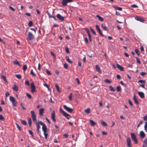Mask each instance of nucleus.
<instances>
[{
	"mask_svg": "<svg viewBox=\"0 0 147 147\" xmlns=\"http://www.w3.org/2000/svg\"><path fill=\"white\" fill-rule=\"evenodd\" d=\"M131 136L132 139L134 141L136 144H137L138 142L135 134L134 133H131Z\"/></svg>",
	"mask_w": 147,
	"mask_h": 147,
	"instance_id": "39448f33",
	"label": "nucleus"
},
{
	"mask_svg": "<svg viewBox=\"0 0 147 147\" xmlns=\"http://www.w3.org/2000/svg\"><path fill=\"white\" fill-rule=\"evenodd\" d=\"M28 36L29 40H31L34 38V35L30 32H29L28 34Z\"/></svg>",
	"mask_w": 147,
	"mask_h": 147,
	"instance_id": "1a4fd4ad",
	"label": "nucleus"
},
{
	"mask_svg": "<svg viewBox=\"0 0 147 147\" xmlns=\"http://www.w3.org/2000/svg\"><path fill=\"white\" fill-rule=\"evenodd\" d=\"M131 7L132 8H137L138 7V6H137L136 5L133 4L131 6Z\"/></svg>",
	"mask_w": 147,
	"mask_h": 147,
	"instance_id": "6e6d98bb",
	"label": "nucleus"
},
{
	"mask_svg": "<svg viewBox=\"0 0 147 147\" xmlns=\"http://www.w3.org/2000/svg\"><path fill=\"white\" fill-rule=\"evenodd\" d=\"M116 9L117 10H119L120 11H121L122 10V8L121 7H117L116 8Z\"/></svg>",
	"mask_w": 147,
	"mask_h": 147,
	"instance_id": "bf43d9fd",
	"label": "nucleus"
},
{
	"mask_svg": "<svg viewBox=\"0 0 147 147\" xmlns=\"http://www.w3.org/2000/svg\"><path fill=\"white\" fill-rule=\"evenodd\" d=\"M31 114V115L32 117V120L34 122H36V115L35 113V112L33 111H30Z\"/></svg>",
	"mask_w": 147,
	"mask_h": 147,
	"instance_id": "7ed1b4c3",
	"label": "nucleus"
},
{
	"mask_svg": "<svg viewBox=\"0 0 147 147\" xmlns=\"http://www.w3.org/2000/svg\"><path fill=\"white\" fill-rule=\"evenodd\" d=\"M135 52L138 55V56L140 55V51L138 49H135Z\"/></svg>",
	"mask_w": 147,
	"mask_h": 147,
	"instance_id": "e433bc0d",
	"label": "nucleus"
},
{
	"mask_svg": "<svg viewBox=\"0 0 147 147\" xmlns=\"http://www.w3.org/2000/svg\"><path fill=\"white\" fill-rule=\"evenodd\" d=\"M51 119L54 123L56 122V120L55 119V113L54 110H53L51 113Z\"/></svg>",
	"mask_w": 147,
	"mask_h": 147,
	"instance_id": "6e6552de",
	"label": "nucleus"
},
{
	"mask_svg": "<svg viewBox=\"0 0 147 147\" xmlns=\"http://www.w3.org/2000/svg\"><path fill=\"white\" fill-rule=\"evenodd\" d=\"M64 67L66 69H67L68 67V65L67 63H65L64 64Z\"/></svg>",
	"mask_w": 147,
	"mask_h": 147,
	"instance_id": "864d4df0",
	"label": "nucleus"
},
{
	"mask_svg": "<svg viewBox=\"0 0 147 147\" xmlns=\"http://www.w3.org/2000/svg\"><path fill=\"white\" fill-rule=\"evenodd\" d=\"M38 123L40 124L41 125H42V130L44 132V134L45 136V138L46 139H47L48 136V134L47 133V126L45 123H43L41 121H39Z\"/></svg>",
	"mask_w": 147,
	"mask_h": 147,
	"instance_id": "f257e3e1",
	"label": "nucleus"
},
{
	"mask_svg": "<svg viewBox=\"0 0 147 147\" xmlns=\"http://www.w3.org/2000/svg\"><path fill=\"white\" fill-rule=\"evenodd\" d=\"M127 145L128 147H131V140L129 138L127 137Z\"/></svg>",
	"mask_w": 147,
	"mask_h": 147,
	"instance_id": "4468645a",
	"label": "nucleus"
},
{
	"mask_svg": "<svg viewBox=\"0 0 147 147\" xmlns=\"http://www.w3.org/2000/svg\"><path fill=\"white\" fill-rule=\"evenodd\" d=\"M4 119V118L3 117L2 115L0 114V120L3 121Z\"/></svg>",
	"mask_w": 147,
	"mask_h": 147,
	"instance_id": "4d7b16f0",
	"label": "nucleus"
},
{
	"mask_svg": "<svg viewBox=\"0 0 147 147\" xmlns=\"http://www.w3.org/2000/svg\"><path fill=\"white\" fill-rule=\"evenodd\" d=\"M96 17L98 18V19L101 21H103V19L102 18L99 16V15H96Z\"/></svg>",
	"mask_w": 147,
	"mask_h": 147,
	"instance_id": "393cba45",
	"label": "nucleus"
},
{
	"mask_svg": "<svg viewBox=\"0 0 147 147\" xmlns=\"http://www.w3.org/2000/svg\"><path fill=\"white\" fill-rule=\"evenodd\" d=\"M101 26L103 30H107V28L105 26V24H101Z\"/></svg>",
	"mask_w": 147,
	"mask_h": 147,
	"instance_id": "a878e982",
	"label": "nucleus"
},
{
	"mask_svg": "<svg viewBox=\"0 0 147 147\" xmlns=\"http://www.w3.org/2000/svg\"><path fill=\"white\" fill-rule=\"evenodd\" d=\"M128 102L130 105L131 106H132L133 105L132 103L131 100H128Z\"/></svg>",
	"mask_w": 147,
	"mask_h": 147,
	"instance_id": "774afa93",
	"label": "nucleus"
},
{
	"mask_svg": "<svg viewBox=\"0 0 147 147\" xmlns=\"http://www.w3.org/2000/svg\"><path fill=\"white\" fill-rule=\"evenodd\" d=\"M100 123L102 125L104 126H107V123L104 121H100Z\"/></svg>",
	"mask_w": 147,
	"mask_h": 147,
	"instance_id": "c756f323",
	"label": "nucleus"
},
{
	"mask_svg": "<svg viewBox=\"0 0 147 147\" xmlns=\"http://www.w3.org/2000/svg\"><path fill=\"white\" fill-rule=\"evenodd\" d=\"M33 24L32 22L31 21H30L28 23V26L30 27L32 26Z\"/></svg>",
	"mask_w": 147,
	"mask_h": 147,
	"instance_id": "a19ab883",
	"label": "nucleus"
},
{
	"mask_svg": "<svg viewBox=\"0 0 147 147\" xmlns=\"http://www.w3.org/2000/svg\"><path fill=\"white\" fill-rule=\"evenodd\" d=\"M65 58L66 59V60L69 63L71 64L72 63V62L70 60L69 58V56H66L65 57Z\"/></svg>",
	"mask_w": 147,
	"mask_h": 147,
	"instance_id": "412c9836",
	"label": "nucleus"
},
{
	"mask_svg": "<svg viewBox=\"0 0 147 147\" xmlns=\"http://www.w3.org/2000/svg\"><path fill=\"white\" fill-rule=\"evenodd\" d=\"M145 80H140L138 81V82H139L141 83H143L144 84H145Z\"/></svg>",
	"mask_w": 147,
	"mask_h": 147,
	"instance_id": "ea45409f",
	"label": "nucleus"
},
{
	"mask_svg": "<svg viewBox=\"0 0 147 147\" xmlns=\"http://www.w3.org/2000/svg\"><path fill=\"white\" fill-rule=\"evenodd\" d=\"M95 69L97 71L99 74H101L102 73V71L100 67L98 65H95Z\"/></svg>",
	"mask_w": 147,
	"mask_h": 147,
	"instance_id": "9b49d317",
	"label": "nucleus"
},
{
	"mask_svg": "<svg viewBox=\"0 0 147 147\" xmlns=\"http://www.w3.org/2000/svg\"><path fill=\"white\" fill-rule=\"evenodd\" d=\"M144 129L146 132H147V122H146L144 126Z\"/></svg>",
	"mask_w": 147,
	"mask_h": 147,
	"instance_id": "37998d69",
	"label": "nucleus"
},
{
	"mask_svg": "<svg viewBox=\"0 0 147 147\" xmlns=\"http://www.w3.org/2000/svg\"><path fill=\"white\" fill-rule=\"evenodd\" d=\"M31 91L32 93L34 92L35 90V87L33 83H32L31 85Z\"/></svg>",
	"mask_w": 147,
	"mask_h": 147,
	"instance_id": "2eb2a0df",
	"label": "nucleus"
},
{
	"mask_svg": "<svg viewBox=\"0 0 147 147\" xmlns=\"http://www.w3.org/2000/svg\"><path fill=\"white\" fill-rule=\"evenodd\" d=\"M55 85L56 88L57 89V91L59 92H60V89L59 88V87L58 86L57 84H55Z\"/></svg>",
	"mask_w": 147,
	"mask_h": 147,
	"instance_id": "473e14b6",
	"label": "nucleus"
},
{
	"mask_svg": "<svg viewBox=\"0 0 147 147\" xmlns=\"http://www.w3.org/2000/svg\"><path fill=\"white\" fill-rule=\"evenodd\" d=\"M135 19L138 21H139L141 22H144V20L141 17L137 16L135 18Z\"/></svg>",
	"mask_w": 147,
	"mask_h": 147,
	"instance_id": "f8f14e48",
	"label": "nucleus"
},
{
	"mask_svg": "<svg viewBox=\"0 0 147 147\" xmlns=\"http://www.w3.org/2000/svg\"><path fill=\"white\" fill-rule=\"evenodd\" d=\"M117 67L121 71H123L124 68L123 67L119 65V64H116Z\"/></svg>",
	"mask_w": 147,
	"mask_h": 147,
	"instance_id": "f3484780",
	"label": "nucleus"
},
{
	"mask_svg": "<svg viewBox=\"0 0 147 147\" xmlns=\"http://www.w3.org/2000/svg\"><path fill=\"white\" fill-rule=\"evenodd\" d=\"M16 125L17 127L18 128V130L20 131L21 130V127L17 123H16Z\"/></svg>",
	"mask_w": 147,
	"mask_h": 147,
	"instance_id": "c03bdc74",
	"label": "nucleus"
},
{
	"mask_svg": "<svg viewBox=\"0 0 147 147\" xmlns=\"http://www.w3.org/2000/svg\"><path fill=\"white\" fill-rule=\"evenodd\" d=\"M30 74L31 75H32L33 76H36V75L33 72V70L32 69L30 71Z\"/></svg>",
	"mask_w": 147,
	"mask_h": 147,
	"instance_id": "de8ad7c7",
	"label": "nucleus"
},
{
	"mask_svg": "<svg viewBox=\"0 0 147 147\" xmlns=\"http://www.w3.org/2000/svg\"><path fill=\"white\" fill-rule=\"evenodd\" d=\"M25 84L28 86H29L30 84L28 81L26 80L25 81Z\"/></svg>",
	"mask_w": 147,
	"mask_h": 147,
	"instance_id": "8fccbe9b",
	"label": "nucleus"
},
{
	"mask_svg": "<svg viewBox=\"0 0 147 147\" xmlns=\"http://www.w3.org/2000/svg\"><path fill=\"white\" fill-rule=\"evenodd\" d=\"M57 18L61 21H63L64 20V17L61 16L60 14H57Z\"/></svg>",
	"mask_w": 147,
	"mask_h": 147,
	"instance_id": "ddd939ff",
	"label": "nucleus"
},
{
	"mask_svg": "<svg viewBox=\"0 0 147 147\" xmlns=\"http://www.w3.org/2000/svg\"><path fill=\"white\" fill-rule=\"evenodd\" d=\"M21 123L23 125H26L27 124V122L25 121L21 120Z\"/></svg>",
	"mask_w": 147,
	"mask_h": 147,
	"instance_id": "79ce46f5",
	"label": "nucleus"
},
{
	"mask_svg": "<svg viewBox=\"0 0 147 147\" xmlns=\"http://www.w3.org/2000/svg\"><path fill=\"white\" fill-rule=\"evenodd\" d=\"M116 89L118 92L120 91L121 90V88L120 86H117L116 88Z\"/></svg>",
	"mask_w": 147,
	"mask_h": 147,
	"instance_id": "4c0bfd02",
	"label": "nucleus"
},
{
	"mask_svg": "<svg viewBox=\"0 0 147 147\" xmlns=\"http://www.w3.org/2000/svg\"><path fill=\"white\" fill-rule=\"evenodd\" d=\"M60 111L61 113H62L64 116L67 119H69V118L68 117H70V115L67 113L65 111L62 109H60Z\"/></svg>",
	"mask_w": 147,
	"mask_h": 147,
	"instance_id": "423d86ee",
	"label": "nucleus"
},
{
	"mask_svg": "<svg viewBox=\"0 0 147 147\" xmlns=\"http://www.w3.org/2000/svg\"><path fill=\"white\" fill-rule=\"evenodd\" d=\"M27 69V66L26 65H24L23 67V69L24 71H25Z\"/></svg>",
	"mask_w": 147,
	"mask_h": 147,
	"instance_id": "c9c22d12",
	"label": "nucleus"
},
{
	"mask_svg": "<svg viewBox=\"0 0 147 147\" xmlns=\"http://www.w3.org/2000/svg\"><path fill=\"white\" fill-rule=\"evenodd\" d=\"M26 95L29 99H31V98L32 96L30 94L28 93H26Z\"/></svg>",
	"mask_w": 147,
	"mask_h": 147,
	"instance_id": "a18cd8bd",
	"label": "nucleus"
},
{
	"mask_svg": "<svg viewBox=\"0 0 147 147\" xmlns=\"http://www.w3.org/2000/svg\"><path fill=\"white\" fill-rule=\"evenodd\" d=\"M39 124H40L39 123H36V125L37 127V129H39L40 127V126Z\"/></svg>",
	"mask_w": 147,
	"mask_h": 147,
	"instance_id": "e2e57ef3",
	"label": "nucleus"
},
{
	"mask_svg": "<svg viewBox=\"0 0 147 147\" xmlns=\"http://www.w3.org/2000/svg\"><path fill=\"white\" fill-rule=\"evenodd\" d=\"M9 92L7 91V92H6L5 93V96L6 97H7V96H9Z\"/></svg>",
	"mask_w": 147,
	"mask_h": 147,
	"instance_id": "338daca9",
	"label": "nucleus"
},
{
	"mask_svg": "<svg viewBox=\"0 0 147 147\" xmlns=\"http://www.w3.org/2000/svg\"><path fill=\"white\" fill-rule=\"evenodd\" d=\"M138 94L141 98H143L144 97V95L143 92H138Z\"/></svg>",
	"mask_w": 147,
	"mask_h": 147,
	"instance_id": "dca6fc26",
	"label": "nucleus"
},
{
	"mask_svg": "<svg viewBox=\"0 0 147 147\" xmlns=\"http://www.w3.org/2000/svg\"><path fill=\"white\" fill-rule=\"evenodd\" d=\"M46 71V73L47 74H48L49 75H51V74L50 73V71H49L47 69Z\"/></svg>",
	"mask_w": 147,
	"mask_h": 147,
	"instance_id": "052dcab7",
	"label": "nucleus"
},
{
	"mask_svg": "<svg viewBox=\"0 0 147 147\" xmlns=\"http://www.w3.org/2000/svg\"><path fill=\"white\" fill-rule=\"evenodd\" d=\"M133 99L134 100L135 103L137 104H138V101L137 98H136V96L135 95H134V97H133Z\"/></svg>",
	"mask_w": 147,
	"mask_h": 147,
	"instance_id": "5701e85b",
	"label": "nucleus"
},
{
	"mask_svg": "<svg viewBox=\"0 0 147 147\" xmlns=\"http://www.w3.org/2000/svg\"><path fill=\"white\" fill-rule=\"evenodd\" d=\"M44 113V109L43 108H41L39 110V114L40 116H42L43 115Z\"/></svg>",
	"mask_w": 147,
	"mask_h": 147,
	"instance_id": "6ab92c4d",
	"label": "nucleus"
},
{
	"mask_svg": "<svg viewBox=\"0 0 147 147\" xmlns=\"http://www.w3.org/2000/svg\"><path fill=\"white\" fill-rule=\"evenodd\" d=\"M96 30L98 31L100 35L102 36L103 37L104 35L102 34V32L100 30L99 28V26L98 25H96Z\"/></svg>",
	"mask_w": 147,
	"mask_h": 147,
	"instance_id": "9d476101",
	"label": "nucleus"
},
{
	"mask_svg": "<svg viewBox=\"0 0 147 147\" xmlns=\"http://www.w3.org/2000/svg\"><path fill=\"white\" fill-rule=\"evenodd\" d=\"M143 144L147 145V138H146L144 141V143Z\"/></svg>",
	"mask_w": 147,
	"mask_h": 147,
	"instance_id": "3c124183",
	"label": "nucleus"
},
{
	"mask_svg": "<svg viewBox=\"0 0 147 147\" xmlns=\"http://www.w3.org/2000/svg\"><path fill=\"white\" fill-rule=\"evenodd\" d=\"M90 30L92 32L93 34L95 35L96 34V33L94 30L91 27H90Z\"/></svg>",
	"mask_w": 147,
	"mask_h": 147,
	"instance_id": "58836bf2",
	"label": "nucleus"
},
{
	"mask_svg": "<svg viewBox=\"0 0 147 147\" xmlns=\"http://www.w3.org/2000/svg\"><path fill=\"white\" fill-rule=\"evenodd\" d=\"M47 15L49 16V18H51V17H52V15L50 14L49 12L48 11L47 12Z\"/></svg>",
	"mask_w": 147,
	"mask_h": 147,
	"instance_id": "603ef678",
	"label": "nucleus"
},
{
	"mask_svg": "<svg viewBox=\"0 0 147 147\" xmlns=\"http://www.w3.org/2000/svg\"><path fill=\"white\" fill-rule=\"evenodd\" d=\"M73 1V0H63L61 1V4L63 6L67 5V3H70Z\"/></svg>",
	"mask_w": 147,
	"mask_h": 147,
	"instance_id": "20e7f679",
	"label": "nucleus"
},
{
	"mask_svg": "<svg viewBox=\"0 0 147 147\" xmlns=\"http://www.w3.org/2000/svg\"><path fill=\"white\" fill-rule=\"evenodd\" d=\"M109 88L110 91L112 92H114L115 91V89L111 86H109Z\"/></svg>",
	"mask_w": 147,
	"mask_h": 147,
	"instance_id": "bb28decb",
	"label": "nucleus"
},
{
	"mask_svg": "<svg viewBox=\"0 0 147 147\" xmlns=\"http://www.w3.org/2000/svg\"><path fill=\"white\" fill-rule=\"evenodd\" d=\"M90 109L89 108H88L84 111V112L86 113H89L90 112Z\"/></svg>",
	"mask_w": 147,
	"mask_h": 147,
	"instance_id": "7c9ffc66",
	"label": "nucleus"
},
{
	"mask_svg": "<svg viewBox=\"0 0 147 147\" xmlns=\"http://www.w3.org/2000/svg\"><path fill=\"white\" fill-rule=\"evenodd\" d=\"M15 76L19 79H21L22 78V76L20 74H16L15 75Z\"/></svg>",
	"mask_w": 147,
	"mask_h": 147,
	"instance_id": "72a5a7b5",
	"label": "nucleus"
},
{
	"mask_svg": "<svg viewBox=\"0 0 147 147\" xmlns=\"http://www.w3.org/2000/svg\"><path fill=\"white\" fill-rule=\"evenodd\" d=\"M72 94L71 93L69 95V100H72Z\"/></svg>",
	"mask_w": 147,
	"mask_h": 147,
	"instance_id": "09e8293b",
	"label": "nucleus"
},
{
	"mask_svg": "<svg viewBox=\"0 0 147 147\" xmlns=\"http://www.w3.org/2000/svg\"><path fill=\"white\" fill-rule=\"evenodd\" d=\"M13 90L16 91H18V86L16 84H14L12 87Z\"/></svg>",
	"mask_w": 147,
	"mask_h": 147,
	"instance_id": "aec40b11",
	"label": "nucleus"
},
{
	"mask_svg": "<svg viewBox=\"0 0 147 147\" xmlns=\"http://www.w3.org/2000/svg\"><path fill=\"white\" fill-rule=\"evenodd\" d=\"M146 73L145 72H141L140 74L141 76H144L145 75H146Z\"/></svg>",
	"mask_w": 147,
	"mask_h": 147,
	"instance_id": "13d9d810",
	"label": "nucleus"
},
{
	"mask_svg": "<svg viewBox=\"0 0 147 147\" xmlns=\"http://www.w3.org/2000/svg\"><path fill=\"white\" fill-rule=\"evenodd\" d=\"M63 108L67 112L69 113H71L72 112L73 110V109L72 108H69L67 107L66 105H64L63 106Z\"/></svg>",
	"mask_w": 147,
	"mask_h": 147,
	"instance_id": "0eeeda50",
	"label": "nucleus"
},
{
	"mask_svg": "<svg viewBox=\"0 0 147 147\" xmlns=\"http://www.w3.org/2000/svg\"><path fill=\"white\" fill-rule=\"evenodd\" d=\"M29 134L32 136H33V134L31 130H29Z\"/></svg>",
	"mask_w": 147,
	"mask_h": 147,
	"instance_id": "0e129e2a",
	"label": "nucleus"
},
{
	"mask_svg": "<svg viewBox=\"0 0 147 147\" xmlns=\"http://www.w3.org/2000/svg\"><path fill=\"white\" fill-rule=\"evenodd\" d=\"M140 136L141 138H144L145 137V134L143 131H141L140 132Z\"/></svg>",
	"mask_w": 147,
	"mask_h": 147,
	"instance_id": "a211bd4d",
	"label": "nucleus"
},
{
	"mask_svg": "<svg viewBox=\"0 0 147 147\" xmlns=\"http://www.w3.org/2000/svg\"><path fill=\"white\" fill-rule=\"evenodd\" d=\"M9 8L13 11H15V10L14 9L13 7H12L11 6H10L9 7Z\"/></svg>",
	"mask_w": 147,
	"mask_h": 147,
	"instance_id": "69168bd1",
	"label": "nucleus"
},
{
	"mask_svg": "<svg viewBox=\"0 0 147 147\" xmlns=\"http://www.w3.org/2000/svg\"><path fill=\"white\" fill-rule=\"evenodd\" d=\"M144 119L145 121H147V114L144 117Z\"/></svg>",
	"mask_w": 147,
	"mask_h": 147,
	"instance_id": "680f3d73",
	"label": "nucleus"
},
{
	"mask_svg": "<svg viewBox=\"0 0 147 147\" xmlns=\"http://www.w3.org/2000/svg\"><path fill=\"white\" fill-rule=\"evenodd\" d=\"M90 122L91 125L92 126H94L96 124V123L92 120H90Z\"/></svg>",
	"mask_w": 147,
	"mask_h": 147,
	"instance_id": "b1692460",
	"label": "nucleus"
},
{
	"mask_svg": "<svg viewBox=\"0 0 147 147\" xmlns=\"http://www.w3.org/2000/svg\"><path fill=\"white\" fill-rule=\"evenodd\" d=\"M87 33L90 42H91L92 41L91 38V35L90 33V31L89 30L87 31Z\"/></svg>",
	"mask_w": 147,
	"mask_h": 147,
	"instance_id": "4be33fe9",
	"label": "nucleus"
},
{
	"mask_svg": "<svg viewBox=\"0 0 147 147\" xmlns=\"http://www.w3.org/2000/svg\"><path fill=\"white\" fill-rule=\"evenodd\" d=\"M13 63L15 65H18L19 66H20V64L18 61L17 60H16L14 61L13 62Z\"/></svg>",
	"mask_w": 147,
	"mask_h": 147,
	"instance_id": "c85d7f7f",
	"label": "nucleus"
},
{
	"mask_svg": "<svg viewBox=\"0 0 147 147\" xmlns=\"http://www.w3.org/2000/svg\"><path fill=\"white\" fill-rule=\"evenodd\" d=\"M65 51H66V52L67 53H68L69 52V48L67 47H66L65 48Z\"/></svg>",
	"mask_w": 147,
	"mask_h": 147,
	"instance_id": "5fc2aeb1",
	"label": "nucleus"
},
{
	"mask_svg": "<svg viewBox=\"0 0 147 147\" xmlns=\"http://www.w3.org/2000/svg\"><path fill=\"white\" fill-rule=\"evenodd\" d=\"M1 78L3 80L6 82H7V81L6 77L5 76L2 75L1 76Z\"/></svg>",
	"mask_w": 147,
	"mask_h": 147,
	"instance_id": "2f4dec72",
	"label": "nucleus"
},
{
	"mask_svg": "<svg viewBox=\"0 0 147 147\" xmlns=\"http://www.w3.org/2000/svg\"><path fill=\"white\" fill-rule=\"evenodd\" d=\"M136 61H137V62L139 64H140V59L139 57H136Z\"/></svg>",
	"mask_w": 147,
	"mask_h": 147,
	"instance_id": "49530a36",
	"label": "nucleus"
},
{
	"mask_svg": "<svg viewBox=\"0 0 147 147\" xmlns=\"http://www.w3.org/2000/svg\"><path fill=\"white\" fill-rule=\"evenodd\" d=\"M9 100L11 102H12L13 104V105L14 107H16L17 106V102L15 99L12 96H10Z\"/></svg>",
	"mask_w": 147,
	"mask_h": 147,
	"instance_id": "f03ea898",
	"label": "nucleus"
},
{
	"mask_svg": "<svg viewBox=\"0 0 147 147\" xmlns=\"http://www.w3.org/2000/svg\"><path fill=\"white\" fill-rule=\"evenodd\" d=\"M104 81L106 83H108L109 84H111V82L107 79H105L104 80Z\"/></svg>",
	"mask_w": 147,
	"mask_h": 147,
	"instance_id": "cd10ccee",
	"label": "nucleus"
},
{
	"mask_svg": "<svg viewBox=\"0 0 147 147\" xmlns=\"http://www.w3.org/2000/svg\"><path fill=\"white\" fill-rule=\"evenodd\" d=\"M28 123L29 125L30 126L31 124V123H32L31 119V118H28Z\"/></svg>",
	"mask_w": 147,
	"mask_h": 147,
	"instance_id": "f704fd0d",
	"label": "nucleus"
}]
</instances>
